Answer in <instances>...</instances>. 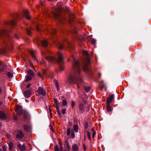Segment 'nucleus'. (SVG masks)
Here are the masks:
<instances>
[{"label": "nucleus", "instance_id": "nucleus-1", "mask_svg": "<svg viewBox=\"0 0 151 151\" xmlns=\"http://www.w3.org/2000/svg\"><path fill=\"white\" fill-rule=\"evenodd\" d=\"M83 53L86 56V59L83 60L81 63L76 59L73 54L72 55L71 60L73 61V73L69 75L68 79L69 83H76L78 88L80 87V83L81 84L82 82L80 75L81 68L84 71H87L88 65L91 63L90 55L88 52L84 50L83 52Z\"/></svg>", "mask_w": 151, "mask_h": 151}, {"label": "nucleus", "instance_id": "nucleus-2", "mask_svg": "<svg viewBox=\"0 0 151 151\" xmlns=\"http://www.w3.org/2000/svg\"><path fill=\"white\" fill-rule=\"evenodd\" d=\"M42 55L45 57V59L48 61L55 63H57L60 65L59 67V70L60 71H62L65 68L63 66L61 65L64 63V57L63 54L60 52H58L57 54L58 58L52 56L45 57L47 54L44 52H42Z\"/></svg>", "mask_w": 151, "mask_h": 151}, {"label": "nucleus", "instance_id": "nucleus-3", "mask_svg": "<svg viewBox=\"0 0 151 151\" xmlns=\"http://www.w3.org/2000/svg\"><path fill=\"white\" fill-rule=\"evenodd\" d=\"M12 32V30L11 28L9 30H6L4 29H2L0 30V37H1L4 35H7L8 37L7 40H4L3 42L4 44H7L8 43L9 41H11L12 39V37L9 35V34Z\"/></svg>", "mask_w": 151, "mask_h": 151}, {"label": "nucleus", "instance_id": "nucleus-4", "mask_svg": "<svg viewBox=\"0 0 151 151\" xmlns=\"http://www.w3.org/2000/svg\"><path fill=\"white\" fill-rule=\"evenodd\" d=\"M15 111L16 112L17 115L20 116L23 114L24 119H27V113L25 110H23L22 106H20L19 105H16V106Z\"/></svg>", "mask_w": 151, "mask_h": 151}, {"label": "nucleus", "instance_id": "nucleus-5", "mask_svg": "<svg viewBox=\"0 0 151 151\" xmlns=\"http://www.w3.org/2000/svg\"><path fill=\"white\" fill-rule=\"evenodd\" d=\"M55 19L58 22L62 24H64L66 21L65 16L61 13L55 12L53 13Z\"/></svg>", "mask_w": 151, "mask_h": 151}, {"label": "nucleus", "instance_id": "nucleus-6", "mask_svg": "<svg viewBox=\"0 0 151 151\" xmlns=\"http://www.w3.org/2000/svg\"><path fill=\"white\" fill-rule=\"evenodd\" d=\"M70 8L68 7H66L65 8V11L67 13H69V19L68 21L69 24H71V22L73 21L74 18V15L73 14L70 13L69 12Z\"/></svg>", "mask_w": 151, "mask_h": 151}, {"label": "nucleus", "instance_id": "nucleus-7", "mask_svg": "<svg viewBox=\"0 0 151 151\" xmlns=\"http://www.w3.org/2000/svg\"><path fill=\"white\" fill-rule=\"evenodd\" d=\"M36 92H37L38 94H37V96H38L39 95H42V96H45L46 94V92L45 89L41 87H39L38 88L37 90L36 91Z\"/></svg>", "mask_w": 151, "mask_h": 151}, {"label": "nucleus", "instance_id": "nucleus-8", "mask_svg": "<svg viewBox=\"0 0 151 151\" xmlns=\"http://www.w3.org/2000/svg\"><path fill=\"white\" fill-rule=\"evenodd\" d=\"M37 40L38 43H41L42 46L44 47H46L48 45V42L46 40L44 39L41 40L40 39H38Z\"/></svg>", "mask_w": 151, "mask_h": 151}, {"label": "nucleus", "instance_id": "nucleus-9", "mask_svg": "<svg viewBox=\"0 0 151 151\" xmlns=\"http://www.w3.org/2000/svg\"><path fill=\"white\" fill-rule=\"evenodd\" d=\"M67 44L68 45V50L70 52H72L75 49L74 45L69 42H68Z\"/></svg>", "mask_w": 151, "mask_h": 151}, {"label": "nucleus", "instance_id": "nucleus-10", "mask_svg": "<svg viewBox=\"0 0 151 151\" xmlns=\"http://www.w3.org/2000/svg\"><path fill=\"white\" fill-rule=\"evenodd\" d=\"M35 75L34 72L32 70L29 68V81L34 78Z\"/></svg>", "mask_w": 151, "mask_h": 151}, {"label": "nucleus", "instance_id": "nucleus-11", "mask_svg": "<svg viewBox=\"0 0 151 151\" xmlns=\"http://www.w3.org/2000/svg\"><path fill=\"white\" fill-rule=\"evenodd\" d=\"M24 136L21 130H19L17 132V134L16 135V137L18 139L22 138Z\"/></svg>", "mask_w": 151, "mask_h": 151}, {"label": "nucleus", "instance_id": "nucleus-12", "mask_svg": "<svg viewBox=\"0 0 151 151\" xmlns=\"http://www.w3.org/2000/svg\"><path fill=\"white\" fill-rule=\"evenodd\" d=\"M6 116L5 113L2 111H0V119L2 120H5L6 119Z\"/></svg>", "mask_w": 151, "mask_h": 151}, {"label": "nucleus", "instance_id": "nucleus-13", "mask_svg": "<svg viewBox=\"0 0 151 151\" xmlns=\"http://www.w3.org/2000/svg\"><path fill=\"white\" fill-rule=\"evenodd\" d=\"M56 104V106L55 107H56V110H57L58 113L59 115L61 117V112L60 111V104L59 102H58L57 103L55 104Z\"/></svg>", "mask_w": 151, "mask_h": 151}, {"label": "nucleus", "instance_id": "nucleus-14", "mask_svg": "<svg viewBox=\"0 0 151 151\" xmlns=\"http://www.w3.org/2000/svg\"><path fill=\"white\" fill-rule=\"evenodd\" d=\"M5 24L7 25L10 24L11 25L13 26L15 25L16 22L15 20L12 19L9 22L8 21H6L5 22Z\"/></svg>", "mask_w": 151, "mask_h": 151}, {"label": "nucleus", "instance_id": "nucleus-15", "mask_svg": "<svg viewBox=\"0 0 151 151\" xmlns=\"http://www.w3.org/2000/svg\"><path fill=\"white\" fill-rule=\"evenodd\" d=\"M114 97V95L113 94H111L109 98H108L106 99V103H109V104L111 103V101L112 100Z\"/></svg>", "mask_w": 151, "mask_h": 151}, {"label": "nucleus", "instance_id": "nucleus-16", "mask_svg": "<svg viewBox=\"0 0 151 151\" xmlns=\"http://www.w3.org/2000/svg\"><path fill=\"white\" fill-rule=\"evenodd\" d=\"M18 146L20 151H25V147L24 145H22L20 144H18Z\"/></svg>", "mask_w": 151, "mask_h": 151}, {"label": "nucleus", "instance_id": "nucleus-17", "mask_svg": "<svg viewBox=\"0 0 151 151\" xmlns=\"http://www.w3.org/2000/svg\"><path fill=\"white\" fill-rule=\"evenodd\" d=\"M23 16L27 19H28V11L27 10H24L23 12Z\"/></svg>", "mask_w": 151, "mask_h": 151}, {"label": "nucleus", "instance_id": "nucleus-18", "mask_svg": "<svg viewBox=\"0 0 151 151\" xmlns=\"http://www.w3.org/2000/svg\"><path fill=\"white\" fill-rule=\"evenodd\" d=\"M56 46L60 50L63 49L64 47L63 45L60 42H58Z\"/></svg>", "mask_w": 151, "mask_h": 151}, {"label": "nucleus", "instance_id": "nucleus-19", "mask_svg": "<svg viewBox=\"0 0 151 151\" xmlns=\"http://www.w3.org/2000/svg\"><path fill=\"white\" fill-rule=\"evenodd\" d=\"M106 109L107 111L108 112L112 110V108L110 106V104H109V103H107Z\"/></svg>", "mask_w": 151, "mask_h": 151}, {"label": "nucleus", "instance_id": "nucleus-20", "mask_svg": "<svg viewBox=\"0 0 151 151\" xmlns=\"http://www.w3.org/2000/svg\"><path fill=\"white\" fill-rule=\"evenodd\" d=\"M72 148L73 151H78V147L76 144H74L73 145Z\"/></svg>", "mask_w": 151, "mask_h": 151}, {"label": "nucleus", "instance_id": "nucleus-21", "mask_svg": "<svg viewBox=\"0 0 151 151\" xmlns=\"http://www.w3.org/2000/svg\"><path fill=\"white\" fill-rule=\"evenodd\" d=\"M31 84L29 83V97L32 94H33L34 92V91L32 90L31 88H30Z\"/></svg>", "mask_w": 151, "mask_h": 151}, {"label": "nucleus", "instance_id": "nucleus-22", "mask_svg": "<svg viewBox=\"0 0 151 151\" xmlns=\"http://www.w3.org/2000/svg\"><path fill=\"white\" fill-rule=\"evenodd\" d=\"M29 54H30L31 55V56L32 58L34 59H36V57L35 56V55L34 54V52L32 50H30L29 49Z\"/></svg>", "mask_w": 151, "mask_h": 151}, {"label": "nucleus", "instance_id": "nucleus-23", "mask_svg": "<svg viewBox=\"0 0 151 151\" xmlns=\"http://www.w3.org/2000/svg\"><path fill=\"white\" fill-rule=\"evenodd\" d=\"M23 94L26 98L28 97V91H23Z\"/></svg>", "mask_w": 151, "mask_h": 151}, {"label": "nucleus", "instance_id": "nucleus-24", "mask_svg": "<svg viewBox=\"0 0 151 151\" xmlns=\"http://www.w3.org/2000/svg\"><path fill=\"white\" fill-rule=\"evenodd\" d=\"M83 103H80L79 106V109L80 110H84V108Z\"/></svg>", "mask_w": 151, "mask_h": 151}, {"label": "nucleus", "instance_id": "nucleus-25", "mask_svg": "<svg viewBox=\"0 0 151 151\" xmlns=\"http://www.w3.org/2000/svg\"><path fill=\"white\" fill-rule=\"evenodd\" d=\"M6 147L4 145L0 147V151H6Z\"/></svg>", "mask_w": 151, "mask_h": 151}, {"label": "nucleus", "instance_id": "nucleus-26", "mask_svg": "<svg viewBox=\"0 0 151 151\" xmlns=\"http://www.w3.org/2000/svg\"><path fill=\"white\" fill-rule=\"evenodd\" d=\"M7 51L6 48H2L0 50V52L1 54H4Z\"/></svg>", "mask_w": 151, "mask_h": 151}, {"label": "nucleus", "instance_id": "nucleus-27", "mask_svg": "<svg viewBox=\"0 0 151 151\" xmlns=\"http://www.w3.org/2000/svg\"><path fill=\"white\" fill-rule=\"evenodd\" d=\"M6 65L4 64L2 65V66L0 67V72H1L4 71V68L6 67Z\"/></svg>", "mask_w": 151, "mask_h": 151}, {"label": "nucleus", "instance_id": "nucleus-28", "mask_svg": "<svg viewBox=\"0 0 151 151\" xmlns=\"http://www.w3.org/2000/svg\"><path fill=\"white\" fill-rule=\"evenodd\" d=\"M65 143L68 150L70 149L69 143V142L67 140H65Z\"/></svg>", "mask_w": 151, "mask_h": 151}, {"label": "nucleus", "instance_id": "nucleus-29", "mask_svg": "<svg viewBox=\"0 0 151 151\" xmlns=\"http://www.w3.org/2000/svg\"><path fill=\"white\" fill-rule=\"evenodd\" d=\"M31 119V117L30 116L29 114V133L31 132V131L32 130V127L31 126H29V120Z\"/></svg>", "mask_w": 151, "mask_h": 151}, {"label": "nucleus", "instance_id": "nucleus-30", "mask_svg": "<svg viewBox=\"0 0 151 151\" xmlns=\"http://www.w3.org/2000/svg\"><path fill=\"white\" fill-rule=\"evenodd\" d=\"M9 150H11L13 148V143L12 142L9 143Z\"/></svg>", "mask_w": 151, "mask_h": 151}, {"label": "nucleus", "instance_id": "nucleus-31", "mask_svg": "<svg viewBox=\"0 0 151 151\" xmlns=\"http://www.w3.org/2000/svg\"><path fill=\"white\" fill-rule=\"evenodd\" d=\"M73 128L74 129V130L76 131L77 132H78V126L77 125H75L73 126Z\"/></svg>", "mask_w": 151, "mask_h": 151}, {"label": "nucleus", "instance_id": "nucleus-32", "mask_svg": "<svg viewBox=\"0 0 151 151\" xmlns=\"http://www.w3.org/2000/svg\"><path fill=\"white\" fill-rule=\"evenodd\" d=\"M29 67L32 68L33 70L36 71V69L35 68L34 66L31 63L29 60Z\"/></svg>", "mask_w": 151, "mask_h": 151}, {"label": "nucleus", "instance_id": "nucleus-33", "mask_svg": "<svg viewBox=\"0 0 151 151\" xmlns=\"http://www.w3.org/2000/svg\"><path fill=\"white\" fill-rule=\"evenodd\" d=\"M24 130L26 132H28V126L27 125H25L23 126Z\"/></svg>", "mask_w": 151, "mask_h": 151}, {"label": "nucleus", "instance_id": "nucleus-34", "mask_svg": "<svg viewBox=\"0 0 151 151\" xmlns=\"http://www.w3.org/2000/svg\"><path fill=\"white\" fill-rule=\"evenodd\" d=\"M67 104L68 102L66 100H63L62 104L63 106H65Z\"/></svg>", "mask_w": 151, "mask_h": 151}, {"label": "nucleus", "instance_id": "nucleus-35", "mask_svg": "<svg viewBox=\"0 0 151 151\" xmlns=\"http://www.w3.org/2000/svg\"><path fill=\"white\" fill-rule=\"evenodd\" d=\"M96 42V40L94 38H93L91 40V43L93 45H95Z\"/></svg>", "mask_w": 151, "mask_h": 151}, {"label": "nucleus", "instance_id": "nucleus-36", "mask_svg": "<svg viewBox=\"0 0 151 151\" xmlns=\"http://www.w3.org/2000/svg\"><path fill=\"white\" fill-rule=\"evenodd\" d=\"M91 88L90 87L85 86L84 87V89L87 92H88L90 89Z\"/></svg>", "mask_w": 151, "mask_h": 151}, {"label": "nucleus", "instance_id": "nucleus-37", "mask_svg": "<svg viewBox=\"0 0 151 151\" xmlns=\"http://www.w3.org/2000/svg\"><path fill=\"white\" fill-rule=\"evenodd\" d=\"M71 136L73 138H74L75 137V133L73 129L71 130Z\"/></svg>", "mask_w": 151, "mask_h": 151}, {"label": "nucleus", "instance_id": "nucleus-38", "mask_svg": "<svg viewBox=\"0 0 151 151\" xmlns=\"http://www.w3.org/2000/svg\"><path fill=\"white\" fill-rule=\"evenodd\" d=\"M87 137L88 139L90 140L91 139V134L90 132L88 131L87 132Z\"/></svg>", "mask_w": 151, "mask_h": 151}, {"label": "nucleus", "instance_id": "nucleus-39", "mask_svg": "<svg viewBox=\"0 0 151 151\" xmlns=\"http://www.w3.org/2000/svg\"><path fill=\"white\" fill-rule=\"evenodd\" d=\"M59 144L60 145V151H63V147L61 143L60 142H59Z\"/></svg>", "mask_w": 151, "mask_h": 151}, {"label": "nucleus", "instance_id": "nucleus-40", "mask_svg": "<svg viewBox=\"0 0 151 151\" xmlns=\"http://www.w3.org/2000/svg\"><path fill=\"white\" fill-rule=\"evenodd\" d=\"M55 151H60L58 146L57 145H56L54 147Z\"/></svg>", "mask_w": 151, "mask_h": 151}, {"label": "nucleus", "instance_id": "nucleus-41", "mask_svg": "<svg viewBox=\"0 0 151 151\" xmlns=\"http://www.w3.org/2000/svg\"><path fill=\"white\" fill-rule=\"evenodd\" d=\"M71 132L70 128L68 129L67 130V135L68 136H69L70 135Z\"/></svg>", "mask_w": 151, "mask_h": 151}, {"label": "nucleus", "instance_id": "nucleus-42", "mask_svg": "<svg viewBox=\"0 0 151 151\" xmlns=\"http://www.w3.org/2000/svg\"><path fill=\"white\" fill-rule=\"evenodd\" d=\"M66 109H62V113L63 114H65L66 113Z\"/></svg>", "mask_w": 151, "mask_h": 151}, {"label": "nucleus", "instance_id": "nucleus-43", "mask_svg": "<svg viewBox=\"0 0 151 151\" xmlns=\"http://www.w3.org/2000/svg\"><path fill=\"white\" fill-rule=\"evenodd\" d=\"M7 75L8 77L10 78L12 77L13 76V75L12 73L10 72H8L7 73Z\"/></svg>", "mask_w": 151, "mask_h": 151}, {"label": "nucleus", "instance_id": "nucleus-44", "mask_svg": "<svg viewBox=\"0 0 151 151\" xmlns=\"http://www.w3.org/2000/svg\"><path fill=\"white\" fill-rule=\"evenodd\" d=\"M102 86H101V87L102 88L106 90V87L104 83L102 81Z\"/></svg>", "mask_w": 151, "mask_h": 151}, {"label": "nucleus", "instance_id": "nucleus-45", "mask_svg": "<svg viewBox=\"0 0 151 151\" xmlns=\"http://www.w3.org/2000/svg\"><path fill=\"white\" fill-rule=\"evenodd\" d=\"M88 127V123L87 122H86L85 123V129H87Z\"/></svg>", "mask_w": 151, "mask_h": 151}, {"label": "nucleus", "instance_id": "nucleus-46", "mask_svg": "<svg viewBox=\"0 0 151 151\" xmlns=\"http://www.w3.org/2000/svg\"><path fill=\"white\" fill-rule=\"evenodd\" d=\"M26 79L25 80V81H24V83H25L26 82H27L28 81V75H27L26 76Z\"/></svg>", "mask_w": 151, "mask_h": 151}, {"label": "nucleus", "instance_id": "nucleus-47", "mask_svg": "<svg viewBox=\"0 0 151 151\" xmlns=\"http://www.w3.org/2000/svg\"><path fill=\"white\" fill-rule=\"evenodd\" d=\"M57 33V31L55 30H53L51 32V34L53 35H55Z\"/></svg>", "mask_w": 151, "mask_h": 151}, {"label": "nucleus", "instance_id": "nucleus-48", "mask_svg": "<svg viewBox=\"0 0 151 151\" xmlns=\"http://www.w3.org/2000/svg\"><path fill=\"white\" fill-rule=\"evenodd\" d=\"M49 127H50V129L51 130V131L53 132H54V131L53 128L52 127L51 125H50H50Z\"/></svg>", "mask_w": 151, "mask_h": 151}, {"label": "nucleus", "instance_id": "nucleus-49", "mask_svg": "<svg viewBox=\"0 0 151 151\" xmlns=\"http://www.w3.org/2000/svg\"><path fill=\"white\" fill-rule=\"evenodd\" d=\"M19 15L17 13H16L15 14V15H14V18H16V19H19Z\"/></svg>", "mask_w": 151, "mask_h": 151}, {"label": "nucleus", "instance_id": "nucleus-50", "mask_svg": "<svg viewBox=\"0 0 151 151\" xmlns=\"http://www.w3.org/2000/svg\"><path fill=\"white\" fill-rule=\"evenodd\" d=\"M96 133V132L95 131H94L92 133V138H94V136Z\"/></svg>", "mask_w": 151, "mask_h": 151}, {"label": "nucleus", "instance_id": "nucleus-51", "mask_svg": "<svg viewBox=\"0 0 151 151\" xmlns=\"http://www.w3.org/2000/svg\"><path fill=\"white\" fill-rule=\"evenodd\" d=\"M14 37L15 38L17 39H18L19 38V35L17 34H16L14 35Z\"/></svg>", "mask_w": 151, "mask_h": 151}, {"label": "nucleus", "instance_id": "nucleus-52", "mask_svg": "<svg viewBox=\"0 0 151 151\" xmlns=\"http://www.w3.org/2000/svg\"><path fill=\"white\" fill-rule=\"evenodd\" d=\"M71 105L72 108H73L75 105V102L73 101H72Z\"/></svg>", "mask_w": 151, "mask_h": 151}, {"label": "nucleus", "instance_id": "nucleus-53", "mask_svg": "<svg viewBox=\"0 0 151 151\" xmlns=\"http://www.w3.org/2000/svg\"><path fill=\"white\" fill-rule=\"evenodd\" d=\"M13 119L15 120H17V115H15L13 117Z\"/></svg>", "mask_w": 151, "mask_h": 151}, {"label": "nucleus", "instance_id": "nucleus-54", "mask_svg": "<svg viewBox=\"0 0 151 151\" xmlns=\"http://www.w3.org/2000/svg\"><path fill=\"white\" fill-rule=\"evenodd\" d=\"M54 101L55 104L57 103L58 102L57 100L56 99H55V98L54 99Z\"/></svg>", "mask_w": 151, "mask_h": 151}, {"label": "nucleus", "instance_id": "nucleus-55", "mask_svg": "<svg viewBox=\"0 0 151 151\" xmlns=\"http://www.w3.org/2000/svg\"><path fill=\"white\" fill-rule=\"evenodd\" d=\"M55 84L56 86H59L58 83L57 81H56L55 83Z\"/></svg>", "mask_w": 151, "mask_h": 151}, {"label": "nucleus", "instance_id": "nucleus-56", "mask_svg": "<svg viewBox=\"0 0 151 151\" xmlns=\"http://www.w3.org/2000/svg\"><path fill=\"white\" fill-rule=\"evenodd\" d=\"M49 112L50 113V115H51L52 114V110H51V107H49Z\"/></svg>", "mask_w": 151, "mask_h": 151}, {"label": "nucleus", "instance_id": "nucleus-57", "mask_svg": "<svg viewBox=\"0 0 151 151\" xmlns=\"http://www.w3.org/2000/svg\"><path fill=\"white\" fill-rule=\"evenodd\" d=\"M84 111V110H79V112L80 114H81L82 113H83Z\"/></svg>", "mask_w": 151, "mask_h": 151}, {"label": "nucleus", "instance_id": "nucleus-58", "mask_svg": "<svg viewBox=\"0 0 151 151\" xmlns=\"http://www.w3.org/2000/svg\"><path fill=\"white\" fill-rule=\"evenodd\" d=\"M2 90L1 88L0 87V95H1L2 93Z\"/></svg>", "mask_w": 151, "mask_h": 151}, {"label": "nucleus", "instance_id": "nucleus-59", "mask_svg": "<svg viewBox=\"0 0 151 151\" xmlns=\"http://www.w3.org/2000/svg\"><path fill=\"white\" fill-rule=\"evenodd\" d=\"M83 148H84V151H86V148L85 145L84 144H83Z\"/></svg>", "mask_w": 151, "mask_h": 151}, {"label": "nucleus", "instance_id": "nucleus-60", "mask_svg": "<svg viewBox=\"0 0 151 151\" xmlns=\"http://www.w3.org/2000/svg\"><path fill=\"white\" fill-rule=\"evenodd\" d=\"M29 36H31V34L32 32L30 31V30L29 28Z\"/></svg>", "mask_w": 151, "mask_h": 151}, {"label": "nucleus", "instance_id": "nucleus-61", "mask_svg": "<svg viewBox=\"0 0 151 151\" xmlns=\"http://www.w3.org/2000/svg\"><path fill=\"white\" fill-rule=\"evenodd\" d=\"M4 65V64H3V63L2 62L0 61V65L2 66Z\"/></svg>", "mask_w": 151, "mask_h": 151}, {"label": "nucleus", "instance_id": "nucleus-62", "mask_svg": "<svg viewBox=\"0 0 151 151\" xmlns=\"http://www.w3.org/2000/svg\"><path fill=\"white\" fill-rule=\"evenodd\" d=\"M56 87L57 88V89L58 91H59V86H56Z\"/></svg>", "mask_w": 151, "mask_h": 151}, {"label": "nucleus", "instance_id": "nucleus-63", "mask_svg": "<svg viewBox=\"0 0 151 151\" xmlns=\"http://www.w3.org/2000/svg\"><path fill=\"white\" fill-rule=\"evenodd\" d=\"M38 75L40 77H41V78H42V76L41 75L40 73H39Z\"/></svg>", "mask_w": 151, "mask_h": 151}, {"label": "nucleus", "instance_id": "nucleus-64", "mask_svg": "<svg viewBox=\"0 0 151 151\" xmlns=\"http://www.w3.org/2000/svg\"><path fill=\"white\" fill-rule=\"evenodd\" d=\"M101 73H99V77H101Z\"/></svg>", "mask_w": 151, "mask_h": 151}]
</instances>
